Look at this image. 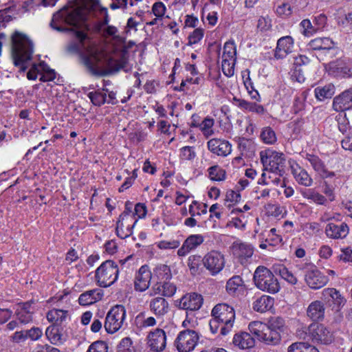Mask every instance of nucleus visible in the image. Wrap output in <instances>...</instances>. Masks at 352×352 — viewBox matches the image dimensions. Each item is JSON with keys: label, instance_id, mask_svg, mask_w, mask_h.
<instances>
[{"label": "nucleus", "instance_id": "obj_23", "mask_svg": "<svg viewBox=\"0 0 352 352\" xmlns=\"http://www.w3.org/2000/svg\"><path fill=\"white\" fill-rule=\"evenodd\" d=\"M324 303L320 300H315L309 305L307 314L314 321L320 320L324 318Z\"/></svg>", "mask_w": 352, "mask_h": 352}, {"label": "nucleus", "instance_id": "obj_43", "mask_svg": "<svg viewBox=\"0 0 352 352\" xmlns=\"http://www.w3.org/2000/svg\"><path fill=\"white\" fill-rule=\"evenodd\" d=\"M91 102L96 106H101L106 102L107 94L104 93L95 91L88 94Z\"/></svg>", "mask_w": 352, "mask_h": 352}, {"label": "nucleus", "instance_id": "obj_62", "mask_svg": "<svg viewBox=\"0 0 352 352\" xmlns=\"http://www.w3.org/2000/svg\"><path fill=\"white\" fill-rule=\"evenodd\" d=\"M233 322L234 321L220 322L221 325L220 334L223 336L228 335L232 331Z\"/></svg>", "mask_w": 352, "mask_h": 352}, {"label": "nucleus", "instance_id": "obj_47", "mask_svg": "<svg viewBox=\"0 0 352 352\" xmlns=\"http://www.w3.org/2000/svg\"><path fill=\"white\" fill-rule=\"evenodd\" d=\"M176 289L177 287L174 284L164 281L162 285V290L160 289V291L162 292L163 296L171 297L175 294Z\"/></svg>", "mask_w": 352, "mask_h": 352}, {"label": "nucleus", "instance_id": "obj_60", "mask_svg": "<svg viewBox=\"0 0 352 352\" xmlns=\"http://www.w3.org/2000/svg\"><path fill=\"white\" fill-rule=\"evenodd\" d=\"M181 152L182 157L187 160H190L195 157V153L191 146L183 147L181 149Z\"/></svg>", "mask_w": 352, "mask_h": 352}, {"label": "nucleus", "instance_id": "obj_1", "mask_svg": "<svg viewBox=\"0 0 352 352\" xmlns=\"http://www.w3.org/2000/svg\"><path fill=\"white\" fill-rule=\"evenodd\" d=\"M58 22L71 25L76 29L74 32L76 41L71 42L67 50L71 54H78L80 63L86 67L91 75L97 77L106 76L124 69L126 65L125 60H116L112 65L109 63L107 69H102L98 66L100 58L96 46L91 42L87 33L78 30L85 23V16L80 10L65 9L54 14L50 25L52 28L62 32L64 29L57 25Z\"/></svg>", "mask_w": 352, "mask_h": 352}, {"label": "nucleus", "instance_id": "obj_19", "mask_svg": "<svg viewBox=\"0 0 352 352\" xmlns=\"http://www.w3.org/2000/svg\"><path fill=\"white\" fill-rule=\"evenodd\" d=\"M349 228L344 222L340 224L329 223L325 229L327 236L331 239H344L349 234Z\"/></svg>", "mask_w": 352, "mask_h": 352}, {"label": "nucleus", "instance_id": "obj_34", "mask_svg": "<svg viewBox=\"0 0 352 352\" xmlns=\"http://www.w3.org/2000/svg\"><path fill=\"white\" fill-rule=\"evenodd\" d=\"M138 219H133V217H124L123 216H120L119 219L116 223V231H120L122 228H124L126 230L132 231V229L135 226L137 223Z\"/></svg>", "mask_w": 352, "mask_h": 352}, {"label": "nucleus", "instance_id": "obj_32", "mask_svg": "<svg viewBox=\"0 0 352 352\" xmlns=\"http://www.w3.org/2000/svg\"><path fill=\"white\" fill-rule=\"evenodd\" d=\"M234 100L237 102L236 105L238 107L245 110H248L252 112H256L258 114H263L265 112L264 107L261 104H258L255 102H248L243 99H237L236 98H234Z\"/></svg>", "mask_w": 352, "mask_h": 352}, {"label": "nucleus", "instance_id": "obj_49", "mask_svg": "<svg viewBox=\"0 0 352 352\" xmlns=\"http://www.w3.org/2000/svg\"><path fill=\"white\" fill-rule=\"evenodd\" d=\"M300 26L303 29L302 34L306 36H309L314 32H316V27L312 25L311 23L308 19H304L300 23Z\"/></svg>", "mask_w": 352, "mask_h": 352}, {"label": "nucleus", "instance_id": "obj_13", "mask_svg": "<svg viewBox=\"0 0 352 352\" xmlns=\"http://www.w3.org/2000/svg\"><path fill=\"white\" fill-rule=\"evenodd\" d=\"M323 192L332 201L335 200V190L344 182V177L339 173L333 172V175L323 177Z\"/></svg>", "mask_w": 352, "mask_h": 352}, {"label": "nucleus", "instance_id": "obj_33", "mask_svg": "<svg viewBox=\"0 0 352 352\" xmlns=\"http://www.w3.org/2000/svg\"><path fill=\"white\" fill-rule=\"evenodd\" d=\"M335 87L332 84L327 85L322 87H318L315 89V96L319 100L325 98H331L334 94Z\"/></svg>", "mask_w": 352, "mask_h": 352}, {"label": "nucleus", "instance_id": "obj_64", "mask_svg": "<svg viewBox=\"0 0 352 352\" xmlns=\"http://www.w3.org/2000/svg\"><path fill=\"white\" fill-rule=\"evenodd\" d=\"M342 254L339 256L340 260H342L344 262L352 261V250L349 248H346L342 250Z\"/></svg>", "mask_w": 352, "mask_h": 352}, {"label": "nucleus", "instance_id": "obj_25", "mask_svg": "<svg viewBox=\"0 0 352 352\" xmlns=\"http://www.w3.org/2000/svg\"><path fill=\"white\" fill-rule=\"evenodd\" d=\"M234 254L238 257L241 265H245L248 259L253 254V248L247 243H240L234 246Z\"/></svg>", "mask_w": 352, "mask_h": 352}, {"label": "nucleus", "instance_id": "obj_59", "mask_svg": "<svg viewBox=\"0 0 352 352\" xmlns=\"http://www.w3.org/2000/svg\"><path fill=\"white\" fill-rule=\"evenodd\" d=\"M135 212L133 214L137 215L138 218H144L146 214V206L144 204L138 203L135 206Z\"/></svg>", "mask_w": 352, "mask_h": 352}, {"label": "nucleus", "instance_id": "obj_61", "mask_svg": "<svg viewBox=\"0 0 352 352\" xmlns=\"http://www.w3.org/2000/svg\"><path fill=\"white\" fill-rule=\"evenodd\" d=\"M327 22V16L324 14H319L314 18V24L316 29L318 30L322 29L326 24Z\"/></svg>", "mask_w": 352, "mask_h": 352}, {"label": "nucleus", "instance_id": "obj_48", "mask_svg": "<svg viewBox=\"0 0 352 352\" xmlns=\"http://www.w3.org/2000/svg\"><path fill=\"white\" fill-rule=\"evenodd\" d=\"M87 352H108V346L104 341H96L89 346Z\"/></svg>", "mask_w": 352, "mask_h": 352}, {"label": "nucleus", "instance_id": "obj_26", "mask_svg": "<svg viewBox=\"0 0 352 352\" xmlns=\"http://www.w3.org/2000/svg\"><path fill=\"white\" fill-rule=\"evenodd\" d=\"M254 338L247 332H241L235 334L233 338V344L240 349H250L254 346Z\"/></svg>", "mask_w": 352, "mask_h": 352}, {"label": "nucleus", "instance_id": "obj_12", "mask_svg": "<svg viewBox=\"0 0 352 352\" xmlns=\"http://www.w3.org/2000/svg\"><path fill=\"white\" fill-rule=\"evenodd\" d=\"M206 268L212 275L218 274L225 265V259L223 254L217 251L208 252L202 260Z\"/></svg>", "mask_w": 352, "mask_h": 352}, {"label": "nucleus", "instance_id": "obj_50", "mask_svg": "<svg viewBox=\"0 0 352 352\" xmlns=\"http://www.w3.org/2000/svg\"><path fill=\"white\" fill-rule=\"evenodd\" d=\"M204 36V30L201 28L195 29L193 32L188 36V45L197 43Z\"/></svg>", "mask_w": 352, "mask_h": 352}, {"label": "nucleus", "instance_id": "obj_42", "mask_svg": "<svg viewBox=\"0 0 352 352\" xmlns=\"http://www.w3.org/2000/svg\"><path fill=\"white\" fill-rule=\"evenodd\" d=\"M156 275L159 280L166 281L171 278L172 274L168 266L160 265L156 268Z\"/></svg>", "mask_w": 352, "mask_h": 352}, {"label": "nucleus", "instance_id": "obj_28", "mask_svg": "<svg viewBox=\"0 0 352 352\" xmlns=\"http://www.w3.org/2000/svg\"><path fill=\"white\" fill-rule=\"evenodd\" d=\"M309 48L313 50L329 51L333 48V41L328 38H316L309 43Z\"/></svg>", "mask_w": 352, "mask_h": 352}, {"label": "nucleus", "instance_id": "obj_54", "mask_svg": "<svg viewBox=\"0 0 352 352\" xmlns=\"http://www.w3.org/2000/svg\"><path fill=\"white\" fill-rule=\"evenodd\" d=\"M25 333L26 338L32 340H38L43 334L41 329L38 327H32L29 330H26Z\"/></svg>", "mask_w": 352, "mask_h": 352}, {"label": "nucleus", "instance_id": "obj_37", "mask_svg": "<svg viewBox=\"0 0 352 352\" xmlns=\"http://www.w3.org/2000/svg\"><path fill=\"white\" fill-rule=\"evenodd\" d=\"M267 326L281 335V333L284 331L285 320L281 317H274L268 321Z\"/></svg>", "mask_w": 352, "mask_h": 352}, {"label": "nucleus", "instance_id": "obj_30", "mask_svg": "<svg viewBox=\"0 0 352 352\" xmlns=\"http://www.w3.org/2000/svg\"><path fill=\"white\" fill-rule=\"evenodd\" d=\"M274 305V298L266 295H263L256 299L253 304L254 311L263 313L270 309Z\"/></svg>", "mask_w": 352, "mask_h": 352}, {"label": "nucleus", "instance_id": "obj_8", "mask_svg": "<svg viewBox=\"0 0 352 352\" xmlns=\"http://www.w3.org/2000/svg\"><path fill=\"white\" fill-rule=\"evenodd\" d=\"M261 160L265 170L278 173L280 175H282L284 173L285 159L283 153L271 152L269 154L266 153L265 155L263 153L261 152Z\"/></svg>", "mask_w": 352, "mask_h": 352}, {"label": "nucleus", "instance_id": "obj_58", "mask_svg": "<svg viewBox=\"0 0 352 352\" xmlns=\"http://www.w3.org/2000/svg\"><path fill=\"white\" fill-rule=\"evenodd\" d=\"M32 352H60L59 349L48 344H38L32 350Z\"/></svg>", "mask_w": 352, "mask_h": 352}, {"label": "nucleus", "instance_id": "obj_22", "mask_svg": "<svg viewBox=\"0 0 352 352\" xmlns=\"http://www.w3.org/2000/svg\"><path fill=\"white\" fill-rule=\"evenodd\" d=\"M103 296V291L100 289H94L87 291L80 295L78 302L80 305H89L100 300Z\"/></svg>", "mask_w": 352, "mask_h": 352}, {"label": "nucleus", "instance_id": "obj_38", "mask_svg": "<svg viewBox=\"0 0 352 352\" xmlns=\"http://www.w3.org/2000/svg\"><path fill=\"white\" fill-rule=\"evenodd\" d=\"M209 177L214 181H223L226 179V171L214 165L208 168Z\"/></svg>", "mask_w": 352, "mask_h": 352}, {"label": "nucleus", "instance_id": "obj_35", "mask_svg": "<svg viewBox=\"0 0 352 352\" xmlns=\"http://www.w3.org/2000/svg\"><path fill=\"white\" fill-rule=\"evenodd\" d=\"M58 325L52 324L48 327L45 331V335L51 342V343L56 344L58 342H62L61 336L60 333Z\"/></svg>", "mask_w": 352, "mask_h": 352}, {"label": "nucleus", "instance_id": "obj_36", "mask_svg": "<svg viewBox=\"0 0 352 352\" xmlns=\"http://www.w3.org/2000/svg\"><path fill=\"white\" fill-rule=\"evenodd\" d=\"M302 195L305 198L311 199L318 204H324L327 200L324 196L313 189L305 190L302 192Z\"/></svg>", "mask_w": 352, "mask_h": 352}, {"label": "nucleus", "instance_id": "obj_51", "mask_svg": "<svg viewBox=\"0 0 352 352\" xmlns=\"http://www.w3.org/2000/svg\"><path fill=\"white\" fill-rule=\"evenodd\" d=\"M307 342H294L288 347L287 352H307Z\"/></svg>", "mask_w": 352, "mask_h": 352}, {"label": "nucleus", "instance_id": "obj_3", "mask_svg": "<svg viewBox=\"0 0 352 352\" xmlns=\"http://www.w3.org/2000/svg\"><path fill=\"white\" fill-rule=\"evenodd\" d=\"M248 329L253 336L266 344L275 346L281 341V335L270 329L265 323L253 321L249 324Z\"/></svg>", "mask_w": 352, "mask_h": 352}, {"label": "nucleus", "instance_id": "obj_7", "mask_svg": "<svg viewBox=\"0 0 352 352\" xmlns=\"http://www.w3.org/2000/svg\"><path fill=\"white\" fill-rule=\"evenodd\" d=\"M126 316L125 307L122 305L113 307L108 312L104 328L107 333H113L119 330L123 324Z\"/></svg>", "mask_w": 352, "mask_h": 352}, {"label": "nucleus", "instance_id": "obj_56", "mask_svg": "<svg viewBox=\"0 0 352 352\" xmlns=\"http://www.w3.org/2000/svg\"><path fill=\"white\" fill-rule=\"evenodd\" d=\"M305 99V96H296L295 98L294 104H293V111L294 113H298L300 111L303 109L304 107V100Z\"/></svg>", "mask_w": 352, "mask_h": 352}, {"label": "nucleus", "instance_id": "obj_21", "mask_svg": "<svg viewBox=\"0 0 352 352\" xmlns=\"http://www.w3.org/2000/svg\"><path fill=\"white\" fill-rule=\"evenodd\" d=\"M293 43V38L289 36L279 38L277 41L274 57L278 59L285 58L292 52Z\"/></svg>", "mask_w": 352, "mask_h": 352}, {"label": "nucleus", "instance_id": "obj_55", "mask_svg": "<svg viewBox=\"0 0 352 352\" xmlns=\"http://www.w3.org/2000/svg\"><path fill=\"white\" fill-rule=\"evenodd\" d=\"M16 316L19 320L23 324H27L32 320V314L30 311H19L16 310Z\"/></svg>", "mask_w": 352, "mask_h": 352}, {"label": "nucleus", "instance_id": "obj_20", "mask_svg": "<svg viewBox=\"0 0 352 352\" xmlns=\"http://www.w3.org/2000/svg\"><path fill=\"white\" fill-rule=\"evenodd\" d=\"M151 273L146 266H142L135 279V288L140 292L145 291L149 286Z\"/></svg>", "mask_w": 352, "mask_h": 352}, {"label": "nucleus", "instance_id": "obj_9", "mask_svg": "<svg viewBox=\"0 0 352 352\" xmlns=\"http://www.w3.org/2000/svg\"><path fill=\"white\" fill-rule=\"evenodd\" d=\"M305 280L310 288L318 289L324 287L329 279L316 266L308 264L305 267Z\"/></svg>", "mask_w": 352, "mask_h": 352}, {"label": "nucleus", "instance_id": "obj_45", "mask_svg": "<svg viewBox=\"0 0 352 352\" xmlns=\"http://www.w3.org/2000/svg\"><path fill=\"white\" fill-rule=\"evenodd\" d=\"M235 62L234 59L230 60L228 58H223L222 60V71L223 73L228 77H230L234 75V66Z\"/></svg>", "mask_w": 352, "mask_h": 352}, {"label": "nucleus", "instance_id": "obj_2", "mask_svg": "<svg viewBox=\"0 0 352 352\" xmlns=\"http://www.w3.org/2000/svg\"><path fill=\"white\" fill-rule=\"evenodd\" d=\"M11 44L14 65L20 67L21 72H25L28 69L25 63L32 58L33 43L25 34L15 31L11 36Z\"/></svg>", "mask_w": 352, "mask_h": 352}, {"label": "nucleus", "instance_id": "obj_29", "mask_svg": "<svg viewBox=\"0 0 352 352\" xmlns=\"http://www.w3.org/2000/svg\"><path fill=\"white\" fill-rule=\"evenodd\" d=\"M313 168L316 171L319 175L322 178L323 177H328L333 175V171H329L326 168L324 162L316 155H309L307 158Z\"/></svg>", "mask_w": 352, "mask_h": 352}, {"label": "nucleus", "instance_id": "obj_41", "mask_svg": "<svg viewBox=\"0 0 352 352\" xmlns=\"http://www.w3.org/2000/svg\"><path fill=\"white\" fill-rule=\"evenodd\" d=\"M262 140L269 144H272L276 141V136L274 131L271 127H265L261 133Z\"/></svg>", "mask_w": 352, "mask_h": 352}, {"label": "nucleus", "instance_id": "obj_6", "mask_svg": "<svg viewBox=\"0 0 352 352\" xmlns=\"http://www.w3.org/2000/svg\"><path fill=\"white\" fill-rule=\"evenodd\" d=\"M212 319L209 325L212 333H216L220 326V322L234 321L235 311L234 308L227 303L216 305L211 312Z\"/></svg>", "mask_w": 352, "mask_h": 352}, {"label": "nucleus", "instance_id": "obj_24", "mask_svg": "<svg viewBox=\"0 0 352 352\" xmlns=\"http://www.w3.org/2000/svg\"><path fill=\"white\" fill-rule=\"evenodd\" d=\"M150 308L155 316H163L168 312L169 304L165 298L157 297L151 300Z\"/></svg>", "mask_w": 352, "mask_h": 352}, {"label": "nucleus", "instance_id": "obj_27", "mask_svg": "<svg viewBox=\"0 0 352 352\" xmlns=\"http://www.w3.org/2000/svg\"><path fill=\"white\" fill-rule=\"evenodd\" d=\"M292 173L299 184L307 187L311 186L313 179L305 169L298 165L296 168L292 166Z\"/></svg>", "mask_w": 352, "mask_h": 352}, {"label": "nucleus", "instance_id": "obj_5", "mask_svg": "<svg viewBox=\"0 0 352 352\" xmlns=\"http://www.w3.org/2000/svg\"><path fill=\"white\" fill-rule=\"evenodd\" d=\"M118 274V265L113 261L107 260L97 268L95 277L100 287H107L117 280Z\"/></svg>", "mask_w": 352, "mask_h": 352}, {"label": "nucleus", "instance_id": "obj_46", "mask_svg": "<svg viewBox=\"0 0 352 352\" xmlns=\"http://www.w3.org/2000/svg\"><path fill=\"white\" fill-rule=\"evenodd\" d=\"M280 276L292 285L297 283L296 277L289 272L285 267H282L279 269Z\"/></svg>", "mask_w": 352, "mask_h": 352}, {"label": "nucleus", "instance_id": "obj_39", "mask_svg": "<svg viewBox=\"0 0 352 352\" xmlns=\"http://www.w3.org/2000/svg\"><path fill=\"white\" fill-rule=\"evenodd\" d=\"M236 50L233 41H228L223 47L222 58H228L230 60L234 59L236 62Z\"/></svg>", "mask_w": 352, "mask_h": 352}, {"label": "nucleus", "instance_id": "obj_17", "mask_svg": "<svg viewBox=\"0 0 352 352\" xmlns=\"http://www.w3.org/2000/svg\"><path fill=\"white\" fill-rule=\"evenodd\" d=\"M208 148L213 153L226 157L232 151V145L227 140L212 138L208 142Z\"/></svg>", "mask_w": 352, "mask_h": 352}, {"label": "nucleus", "instance_id": "obj_44", "mask_svg": "<svg viewBox=\"0 0 352 352\" xmlns=\"http://www.w3.org/2000/svg\"><path fill=\"white\" fill-rule=\"evenodd\" d=\"M204 242V237L201 234H192L189 236L184 241L191 250L196 248Z\"/></svg>", "mask_w": 352, "mask_h": 352}, {"label": "nucleus", "instance_id": "obj_52", "mask_svg": "<svg viewBox=\"0 0 352 352\" xmlns=\"http://www.w3.org/2000/svg\"><path fill=\"white\" fill-rule=\"evenodd\" d=\"M200 261V256H191L188 258V265L192 274L197 272Z\"/></svg>", "mask_w": 352, "mask_h": 352}, {"label": "nucleus", "instance_id": "obj_63", "mask_svg": "<svg viewBox=\"0 0 352 352\" xmlns=\"http://www.w3.org/2000/svg\"><path fill=\"white\" fill-rule=\"evenodd\" d=\"M276 12L280 16H289L291 14V8L287 3H283L276 8Z\"/></svg>", "mask_w": 352, "mask_h": 352}, {"label": "nucleus", "instance_id": "obj_53", "mask_svg": "<svg viewBox=\"0 0 352 352\" xmlns=\"http://www.w3.org/2000/svg\"><path fill=\"white\" fill-rule=\"evenodd\" d=\"M152 11L156 17L162 18L165 14L166 7L162 2H156L153 6Z\"/></svg>", "mask_w": 352, "mask_h": 352}, {"label": "nucleus", "instance_id": "obj_14", "mask_svg": "<svg viewBox=\"0 0 352 352\" xmlns=\"http://www.w3.org/2000/svg\"><path fill=\"white\" fill-rule=\"evenodd\" d=\"M203 297L197 293H189L184 295L179 301V307L184 310L196 311L203 304Z\"/></svg>", "mask_w": 352, "mask_h": 352}, {"label": "nucleus", "instance_id": "obj_40", "mask_svg": "<svg viewBox=\"0 0 352 352\" xmlns=\"http://www.w3.org/2000/svg\"><path fill=\"white\" fill-rule=\"evenodd\" d=\"M243 281L239 276H234L226 283V290L229 294H234L239 286H242Z\"/></svg>", "mask_w": 352, "mask_h": 352}, {"label": "nucleus", "instance_id": "obj_18", "mask_svg": "<svg viewBox=\"0 0 352 352\" xmlns=\"http://www.w3.org/2000/svg\"><path fill=\"white\" fill-rule=\"evenodd\" d=\"M148 344L151 350L162 351L166 346V334L164 330L156 329L148 336Z\"/></svg>", "mask_w": 352, "mask_h": 352}, {"label": "nucleus", "instance_id": "obj_16", "mask_svg": "<svg viewBox=\"0 0 352 352\" xmlns=\"http://www.w3.org/2000/svg\"><path fill=\"white\" fill-rule=\"evenodd\" d=\"M333 107L336 111H344L352 108V87L334 98Z\"/></svg>", "mask_w": 352, "mask_h": 352}, {"label": "nucleus", "instance_id": "obj_57", "mask_svg": "<svg viewBox=\"0 0 352 352\" xmlns=\"http://www.w3.org/2000/svg\"><path fill=\"white\" fill-rule=\"evenodd\" d=\"M241 195L239 192H236L232 190H228L226 195L225 201L231 203H236L239 201Z\"/></svg>", "mask_w": 352, "mask_h": 352}, {"label": "nucleus", "instance_id": "obj_11", "mask_svg": "<svg viewBox=\"0 0 352 352\" xmlns=\"http://www.w3.org/2000/svg\"><path fill=\"white\" fill-rule=\"evenodd\" d=\"M309 338L316 343L329 344L333 341V334L322 324L312 323L307 327Z\"/></svg>", "mask_w": 352, "mask_h": 352}, {"label": "nucleus", "instance_id": "obj_15", "mask_svg": "<svg viewBox=\"0 0 352 352\" xmlns=\"http://www.w3.org/2000/svg\"><path fill=\"white\" fill-rule=\"evenodd\" d=\"M322 296L330 306H331L330 302H332L333 304L332 309L336 312H338L346 302L345 298L335 288H326L323 289Z\"/></svg>", "mask_w": 352, "mask_h": 352}, {"label": "nucleus", "instance_id": "obj_31", "mask_svg": "<svg viewBox=\"0 0 352 352\" xmlns=\"http://www.w3.org/2000/svg\"><path fill=\"white\" fill-rule=\"evenodd\" d=\"M67 316V311L53 309L47 314V320L53 322V324L59 325L65 320Z\"/></svg>", "mask_w": 352, "mask_h": 352}, {"label": "nucleus", "instance_id": "obj_4", "mask_svg": "<svg viewBox=\"0 0 352 352\" xmlns=\"http://www.w3.org/2000/svg\"><path fill=\"white\" fill-rule=\"evenodd\" d=\"M254 281L261 290L275 294L279 291L280 286L272 272L264 266H258L254 274Z\"/></svg>", "mask_w": 352, "mask_h": 352}, {"label": "nucleus", "instance_id": "obj_10", "mask_svg": "<svg viewBox=\"0 0 352 352\" xmlns=\"http://www.w3.org/2000/svg\"><path fill=\"white\" fill-rule=\"evenodd\" d=\"M198 340L199 336L195 331L186 329L177 336L175 345L179 352H190L194 349Z\"/></svg>", "mask_w": 352, "mask_h": 352}]
</instances>
